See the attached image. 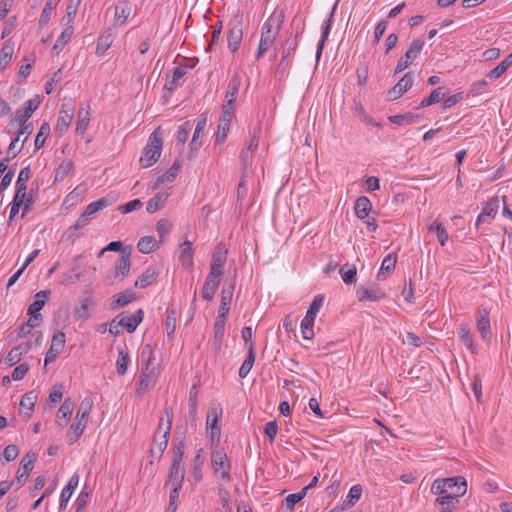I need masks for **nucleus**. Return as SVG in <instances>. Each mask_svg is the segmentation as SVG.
I'll use <instances>...</instances> for the list:
<instances>
[{
  "mask_svg": "<svg viewBox=\"0 0 512 512\" xmlns=\"http://www.w3.org/2000/svg\"><path fill=\"white\" fill-rule=\"evenodd\" d=\"M226 321L227 318H219V316H217L216 321L214 323L213 346L216 351L221 348V344L225 333Z\"/></svg>",
  "mask_w": 512,
  "mask_h": 512,
  "instance_id": "c85d7f7f",
  "label": "nucleus"
},
{
  "mask_svg": "<svg viewBox=\"0 0 512 512\" xmlns=\"http://www.w3.org/2000/svg\"><path fill=\"white\" fill-rule=\"evenodd\" d=\"M466 491L467 482L462 476L436 479L431 485V493L439 496L434 502L436 506H456Z\"/></svg>",
  "mask_w": 512,
  "mask_h": 512,
  "instance_id": "f257e3e1",
  "label": "nucleus"
},
{
  "mask_svg": "<svg viewBox=\"0 0 512 512\" xmlns=\"http://www.w3.org/2000/svg\"><path fill=\"white\" fill-rule=\"evenodd\" d=\"M337 5H338V1L335 2V4L333 5V8H332V11L328 17V19L325 21V24L323 26V29H322V35H321V38L318 42V45H317V50H316V59L319 60L320 57H321V54H322V51H323V48H324V44L329 36V33L331 31V28H332V23H333V18H334V13H335V10L337 8Z\"/></svg>",
  "mask_w": 512,
  "mask_h": 512,
  "instance_id": "412c9836",
  "label": "nucleus"
},
{
  "mask_svg": "<svg viewBox=\"0 0 512 512\" xmlns=\"http://www.w3.org/2000/svg\"><path fill=\"white\" fill-rule=\"evenodd\" d=\"M92 406H93L92 399L90 397L84 398L79 405L75 420H79V421L81 420V421H84L87 423L89 414L92 410Z\"/></svg>",
  "mask_w": 512,
  "mask_h": 512,
  "instance_id": "a19ab883",
  "label": "nucleus"
},
{
  "mask_svg": "<svg viewBox=\"0 0 512 512\" xmlns=\"http://www.w3.org/2000/svg\"><path fill=\"white\" fill-rule=\"evenodd\" d=\"M74 410V403L70 398L65 399V401L60 406L57 412L58 425L62 428L66 427Z\"/></svg>",
  "mask_w": 512,
  "mask_h": 512,
  "instance_id": "4be33fe9",
  "label": "nucleus"
},
{
  "mask_svg": "<svg viewBox=\"0 0 512 512\" xmlns=\"http://www.w3.org/2000/svg\"><path fill=\"white\" fill-rule=\"evenodd\" d=\"M135 299V294L132 292H122L114 296V301L111 304V309L126 306Z\"/></svg>",
  "mask_w": 512,
  "mask_h": 512,
  "instance_id": "864d4df0",
  "label": "nucleus"
},
{
  "mask_svg": "<svg viewBox=\"0 0 512 512\" xmlns=\"http://www.w3.org/2000/svg\"><path fill=\"white\" fill-rule=\"evenodd\" d=\"M90 123V111L87 108L81 106L78 111V118L76 121V132L84 133Z\"/></svg>",
  "mask_w": 512,
  "mask_h": 512,
  "instance_id": "58836bf2",
  "label": "nucleus"
},
{
  "mask_svg": "<svg viewBox=\"0 0 512 512\" xmlns=\"http://www.w3.org/2000/svg\"><path fill=\"white\" fill-rule=\"evenodd\" d=\"M166 199H167L166 195H164L162 193H157L154 197H152L147 202V207H146L147 212L152 214V213H155L156 211L160 210L161 208H163V206L166 202Z\"/></svg>",
  "mask_w": 512,
  "mask_h": 512,
  "instance_id": "603ef678",
  "label": "nucleus"
},
{
  "mask_svg": "<svg viewBox=\"0 0 512 512\" xmlns=\"http://www.w3.org/2000/svg\"><path fill=\"white\" fill-rule=\"evenodd\" d=\"M255 358H256V355H255V343L254 342H250L249 344V347H248V353H247V357L246 359L244 360V362L242 363L240 369H239V377L240 378H245L247 377V375L249 374V372L251 371L252 367H253V364L255 362Z\"/></svg>",
  "mask_w": 512,
  "mask_h": 512,
  "instance_id": "bb28decb",
  "label": "nucleus"
},
{
  "mask_svg": "<svg viewBox=\"0 0 512 512\" xmlns=\"http://www.w3.org/2000/svg\"><path fill=\"white\" fill-rule=\"evenodd\" d=\"M182 163L179 159H176L172 166L169 168V170L162 174L161 176L157 177L153 189H157L160 185L166 183V182H173L175 178L177 177L180 169H181Z\"/></svg>",
  "mask_w": 512,
  "mask_h": 512,
  "instance_id": "b1692460",
  "label": "nucleus"
},
{
  "mask_svg": "<svg viewBox=\"0 0 512 512\" xmlns=\"http://www.w3.org/2000/svg\"><path fill=\"white\" fill-rule=\"evenodd\" d=\"M276 36L261 33L256 59L261 58L274 44Z\"/></svg>",
  "mask_w": 512,
  "mask_h": 512,
  "instance_id": "8fccbe9b",
  "label": "nucleus"
},
{
  "mask_svg": "<svg viewBox=\"0 0 512 512\" xmlns=\"http://www.w3.org/2000/svg\"><path fill=\"white\" fill-rule=\"evenodd\" d=\"M511 65H512V52L503 61H501L495 68H493L489 72V77L491 79H498L506 72V70Z\"/></svg>",
  "mask_w": 512,
  "mask_h": 512,
  "instance_id": "de8ad7c7",
  "label": "nucleus"
},
{
  "mask_svg": "<svg viewBox=\"0 0 512 512\" xmlns=\"http://www.w3.org/2000/svg\"><path fill=\"white\" fill-rule=\"evenodd\" d=\"M179 261L184 269H190L193 266L192 242L185 240L180 245Z\"/></svg>",
  "mask_w": 512,
  "mask_h": 512,
  "instance_id": "a878e982",
  "label": "nucleus"
},
{
  "mask_svg": "<svg viewBox=\"0 0 512 512\" xmlns=\"http://www.w3.org/2000/svg\"><path fill=\"white\" fill-rule=\"evenodd\" d=\"M221 276V274L210 270L201 291V296L204 300L211 301L213 299L220 285Z\"/></svg>",
  "mask_w": 512,
  "mask_h": 512,
  "instance_id": "1a4fd4ad",
  "label": "nucleus"
},
{
  "mask_svg": "<svg viewBox=\"0 0 512 512\" xmlns=\"http://www.w3.org/2000/svg\"><path fill=\"white\" fill-rule=\"evenodd\" d=\"M429 231L430 232H435L436 236H437V239L440 243L441 246H444L448 240V232L446 230V228L443 226L442 223H439V222H433L430 226H429Z\"/></svg>",
  "mask_w": 512,
  "mask_h": 512,
  "instance_id": "6e6d98bb",
  "label": "nucleus"
},
{
  "mask_svg": "<svg viewBox=\"0 0 512 512\" xmlns=\"http://www.w3.org/2000/svg\"><path fill=\"white\" fill-rule=\"evenodd\" d=\"M112 43L113 34L111 29H109L99 36L97 40L96 54L98 56L103 55L111 47Z\"/></svg>",
  "mask_w": 512,
  "mask_h": 512,
  "instance_id": "c9c22d12",
  "label": "nucleus"
},
{
  "mask_svg": "<svg viewBox=\"0 0 512 512\" xmlns=\"http://www.w3.org/2000/svg\"><path fill=\"white\" fill-rule=\"evenodd\" d=\"M476 322L477 329L481 334L483 340H490L491 338V326H490V318L489 311L484 307H479L476 311Z\"/></svg>",
  "mask_w": 512,
  "mask_h": 512,
  "instance_id": "6e6552de",
  "label": "nucleus"
},
{
  "mask_svg": "<svg viewBox=\"0 0 512 512\" xmlns=\"http://www.w3.org/2000/svg\"><path fill=\"white\" fill-rule=\"evenodd\" d=\"M185 470L182 466H171L169 468L168 481L172 487L182 488Z\"/></svg>",
  "mask_w": 512,
  "mask_h": 512,
  "instance_id": "c756f323",
  "label": "nucleus"
},
{
  "mask_svg": "<svg viewBox=\"0 0 512 512\" xmlns=\"http://www.w3.org/2000/svg\"><path fill=\"white\" fill-rule=\"evenodd\" d=\"M49 295H50L49 290H41L36 293L35 300L33 301V303H31L29 305L28 311H27V314L31 318H34V320H38V321L42 320V315H41L40 311L42 310L45 303L47 302Z\"/></svg>",
  "mask_w": 512,
  "mask_h": 512,
  "instance_id": "9b49d317",
  "label": "nucleus"
},
{
  "mask_svg": "<svg viewBox=\"0 0 512 512\" xmlns=\"http://www.w3.org/2000/svg\"><path fill=\"white\" fill-rule=\"evenodd\" d=\"M324 303V296L319 294V295H316L310 305V307L308 308L307 312H306V315L305 316H308L309 318H312L315 320L320 308L322 307Z\"/></svg>",
  "mask_w": 512,
  "mask_h": 512,
  "instance_id": "e2e57ef3",
  "label": "nucleus"
},
{
  "mask_svg": "<svg viewBox=\"0 0 512 512\" xmlns=\"http://www.w3.org/2000/svg\"><path fill=\"white\" fill-rule=\"evenodd\" d=\"M50 132L51 129L49 123L46 121L43 122L34 141L35 151L41 149L44 146L47 137L50 135Z\"/></svg>",
  "mask_w": 512,
  "mask_h": 512,
  "instance_id": "49530a36",
  "label": "nucleus"
},
{
  "mask_svg": "<svg viewBox=\"0 0 512 512\" xmlns=\"http://www.w3.org/2000/svg\"><path fill=\"white\" fill-rule=\"evenodd\" d=\"M260 132V128L254 129L253 135L250 138L249 142L246 144V146L242 149L240 153V158L243 163V165L248 166L251 163L252 157L254 152L257 150L259 145V140L257 133Z\"/></svg>",
  "mask_w": 512,
  "mask_h": 512,
  "instance_id": "f3484780",
  "label": "nucleus"
},
{
  "mask_svg": "<svg viewBox=\"0 0 512 512\" xmlns=\"http://www.w3.org/2000/svg\"><path fill=\"white\" fill-rule=\"evenodd\" d=\"M306 496V489H302L298 493L289 494L285 498V507L287 510L292 511L297 503H299Z\"/></svg>",
  "mask_w": 512,
  "mask_h": 512,
  "instance_id": "69168bd1",
  "label": "nucleus"
},
{
  "mask_svg": "<svg viewBox=\"0 0 512 512\" xmlns=\"http://www.w3.org/2000/svg\"><path fill=\"white\" fill-rule=\"evenodd\" d=\"M32 344L30 342L22 343L14 348L7 355V363L9 366L17 364L23 355L27 354L31 350Z\"/></svg>",
  "mask_w": 512,
  "mask_h": 512,
  "instance_id": "393cba45",
  "label": "nucleus"
},
{
  "mask_svg": "<svg viewBox=\"0 0 512 512\" xmlns=\"http://www.w3.org/2000/svg\"><path fill=\"white\" fill-rule=\"evenodd\" d=\"M414 76L412 72H407L403 77L388 91V100H396L407 92L413 85Z\"/></svg>",
  "mask_w": 512,
  "mask_h": 512,
  "instance_id": "39448f33",
  "label": "nucleus"
},
{
  "mask_svg": "<svg viewBox=\"0 0 512 512\" xmlns=\"http://www.w3.org/2000/svg\"><path fill=\"white\" fill-rule=\"evenodd\" d=\"M232 118L233 117L220 115L219 124L215 133V146L222 145L225 142L229 133Z\"/></svg>",
  "mask_w": 512,
  "mask_h": 512,
  "instance_id": "5701e85b",
  "label": "nucleus"
},
{
  "mask_svg": "<svg viewBox=\"0 0 512 512\" xmlns=\"http://www.w3.org/2000/svg\"><path fill=\"white\" fill-rule=\"evenodd\" d=\"M424 40L421 38L414 39L406 53L404 54L405 59H408L410 63L412 64L415 59L419 56L421 53L423 47H424Z\"/></svg>",
  "mask_w": 512,
  "mask_h": 512,
  "instance_id": "4c0bfd02",
  "label": "nucleus"
},
{
  "mask_svg": "<svg viewBox=\"0 0 512 512\" xmlns=\"http://www.w3.org/2000/svg\"><path fill=\"white\" fill-rule=\"evenodd\" d=\"M74 117V106L70 103H63L61 105V109L59 111V116L57 119V124L55 126V131L62 135L68 127L70 126L72 119Z\"/></svg>",
  "mask_w": 512,
  "mask_h": 512,
  "instance_id": "423d86ee",
  "label": "nucleus"
},
{
  "mask_svg": "<svg viewBox=\"0 0 512 512\" xmlns=\"http://www.w3.org/2000/svg\"><path fill=\"white\" fill-rule=\"evenodd\" d=\"M396 262V256H394L393 254L387 255L382 261L380 271L378 272L377 275V279L383 280L386 278L385 273H391L392 271H394Z\"/></svg>",
  "mask_w": 512,
  "mask_h": 512,
  "instance_id": "ea45409f",
  "label": "nucleus"
},
{
  "mask_svg": "<svg viewBox=\"0 0 512 512\" xmlns=\"http://www.w3.org/2000/svg\"><path fill=\"white\" fill-rule=\"evenodd\" d=\"M72 34L73 28L67 27L56 40L53 46V51H61L64 48V46L70 41Z\"/></svg>",
  "mask_w": 512,
  "mask_h": 512,
  "instance_id": "052dcab7",
  "label": "nucleus"
},
{
  "mask_svg": "<svg viewBox=\"0 0 512 512\" xmlns=\"http://www.w3.org/2000/svg\"><path fill=\"white\" fill-rule=\"evenodd\" d=\"M354 209L356 216L363 220L368 217L372 209V203L366 196H361L356 200Z\"/></svg>",
  "mask_w": 512,
  "mask_h": 512,
  "instance_id": "2f4dec72",
  "label": "nucleus"
},
{
  "mask_svg": "<svg viewBox=\"0 0 512 512\" xmlns=\"http://www.w3.org/2000/svg\"><path fill=\"white\" fill-rule=\"evenodd\" d=\"M130 364V357L128 352L123 349H118V359L116 361V371L118 375H125Z\"/></svg>",
  "mask_w": 512,
  "mask_h": 512,
  "instance_id": "79ce46f5",
  "label": "nucleus"
},
{
  "mask_svg": "<svg viewBox=\"0 0 512 512\" xmlns=\"http://www.w3.org/2000/svg\"><path fill=\"white\" fill-rule=\"evenodd\" d=\"M228 250L223 243H218L212 254L210 270L218 274H223V266L227 260Z\"/></svg>",
  "mask_w": 512,
  "mask_h": 512,
  "instance_id": "ddd939ff",
  "label": "nucleus"
},
{
  "mask_svg": "<svg viewBox=\"0 0 512 512\" xmlns=\"http://www.w3.org/2000/svg\"><path fill=\"white\" fill-rule=\"evenodd\" d=\"M162 146V133L160 132V128H157L150 134L148 143L143 149V154L140 157L142 167H151L158 161L161 155Z\"/></svg>",
  "mask_w": 512,
  "mask_h": 512,
  "instance_id": "f03ea898",
  "label": "nucleus"
},
{
  "mask_svg": "<svg viewBox=\"0 0 512 512\" xmlns=\"http://www.w3.org/2000/svg\"><path fill=\"white\" fill-rule=\"evenodd\" d=\"M283 18L282 12L272 13L262 27V34L276 36L283 23Z\"/></svg>",
  "mask_w": 512,
  "mask_h": 512,
  "instance_id": "6ab92c4d",
  "label": "nucleus"
},
{
  "mask_svg": "<svg viewBox=\"0 0 512 512\" xmlns=\"http://www.w3.org/2000/svg\"><path fill=\"white\" fill-rule=\"evenodd\" d=\"M39 105L40 98L38 95H35L33 98L27 100L21 109L16 111L14 121L18 123L27 122Z\"/></svg>",
  "mask_w": 512,
  "mask_h": 512,
  "instance_id": "f8f14e48",
  "label": "nucleus"
},
{
  "mask_svg": "<svg viewBox=\"0 0 512 512\" xmlns=\"http://www.w3.org/2000/svg\"><path fill=\"white\" fill-rule=\"evenodd\" d=\"M131 267L130 254L123 253L115 264V278L124 279Z\"/></svg>",
  "mask_w": 512,
  "mask_h": 512,
  "instance_id": "cd10ccee",
  "label": "nucleus"
},
{
  "mask_svg": "<svg viewBox=\"0 0 512 512\" xmlns=\"http://www.w3.org/2000/svg\"><path fill=\"white\" fill-rule=\"evenodd\" d=\"M158 272L154 268L146 269L135 281L136 288H146L151 285L157 278Z\"/></svg>",
  "mask_w": 512,
  "mask_h": 512,
  "instance_id": "473e14b6",
  "label": "nucleus"
},
{
  "mask_svg": "<svg viewBox=\"0 0 512 512\" xmlns=\"http://www.w3.org/2000/svg\"><path fill=\"white\" fill-rule=\"evenodd\" d=\"M241 85V77L239 74H234L232 78L230 79L225 98L226 99H233V101L237 100L239 88Z\"/></svg>",
  "mask_w": 512,
  "mask_h": 512,
  "instance_id": "a18cd8bd",
  "label": "nucleus"
},
{
  "mask_svg": "<svg viewBox=\"0 0 512 512\" xmlns=\"http://www.w3.org/2000/svg\"><path fill=\"white\" fill-rule=\"evenodd\" d=\"M165 327L168 337L172 336L176 328V311L174 309L168 308L166 310Z\"/></svg>",
  "mask_w": 512,
  "mask_h": 512,
  "instance_id": "0e129e2a",
  "label": "nucleus"
},
{
  "mask_svg": "<svg viewBox=\"0 0 512 512\" xmlns=\"http://www.w3.org/2000/svg\"><path fill=\"white\" fill-rule=\"evenodd\" d=\"M165 416L167 418L166 426L164 429V433L161 436H158L156 433L153 439L152 447L150 449V453L153 457L160 458L167 448L169 435L171 431L172 426V419H173V410L172 408H166Z\"/></svg>",
  "mask_w": 512,
  "mask_h": 512,
  "instance_id": "7ed1b4c3",
  "label": "nucleus"
},
{
  "mask_svg": "<svg viewBox=\"0 0 512 512\" xmlns=\"http://www.w3.org/2000/svg\"><path fill=\"white\" fill-rule=\"evenodd\" d=\"M20 139L18 137H15L10 142L8 149H7V156L3 158L1 161L4 162V164H9V162L14 159L23 149L24 143L18 145Z\"/></svg>",
  "mask_w": 512,
  "mask_h": 512,
  "instance_id": "3c124183",
  "label": "nucleus"
},
{
  "mask_svg": "<svg viewBox=\"0 0 512 512\" xmlns=\"http://www.w3.org/2000/svg\"><path fill=\"white\" fill-rule=\"evenodd\" d=\"M297 47H298V41H297L296 37H289L285 41L281 64H285L287 66L290 65V58L294 55Z\"/></svg>",
  "mask_w": 512,
  "mask_h": 512,
  "instance_id": "e433bc0d",
  "label": "nucleus"
},
{
  "mask_svg": "<svg viewBox=\"0 0 512 512\" xmlns=\"http://www.w3.org/2000/svg\"><path fill=\"white\" fill-rule=\"evenodd\" d=\"M91 300L89 297H83L79 300L78 304L75 305L73 314L76 320L85 321L89 318V307Z\"/></svg>",
  "mask_w": 512,
  "mask_h": 512,
  "instance_id": "7c9ffc66",
  "label": "nucleus"
},
{
  "mask_svg": "<svg viewBox=\"0 0 512 512\" xmlns=\"http://www.w3.org/2000/svg\"><path fill=\"white\" fill-rule=\"evenodd\" d=\"M191 129L192 125L190 121H186L181 126H179L176 134V139L179 144L184 145L186 143Z\"/></svg>",
  "mask_w": 512,
  "mask_h": 512,
  "instance_id": "338daca9",
  "label": "nucleus"
},
{
  "mask_svg": "<svg viewBox=\"0 0 512 512\" xmlns=\"http://www.w3.org/2000/svg\"><path fill=\"white\" fill-rule=\"evenodd\" d=\"M149 363L150 360L147 361L145 368L142 367L141 375L136 388V392L141 396L144 395V393L150 389L156 381V373L154 371L155 369L152 368L150 371H148Z\"/></svg>",
  "mask_w": 512,
  "mask_h": 512,
  "instance_id": "9d476101",
  "label": "nucleus"
},
{
  "mask_svg": "<svg viewBox=\"0 0 512 512\" xmlns=\"http://www.w3.org/2000/svg\"><path fill=\"white\" fill-rule=\"evenodd\" d=\"M65 333L62 331H58L55 333L52 337L51 345L50 347L55 350L56 352H62L65 346Z\"/></svg>",
  "mask_w": 512,
  "mask_h": 512,
  "instance_id": "774afa93",
  "label": "nucleus"
},
{
  "mask_svg": "<svg viewBox=\"0 0 512 512\" xmlns=\"http://www.w3.org/2000/svg\"><path fill=\"white\" fill-rule=\"evenodd\" d=\"M138 250L143 254H149L159 248L157 240L153 236H143L137 243Z\"/></svg>",
  "mask_w": 512,
  "mask_h": 512,
  "instance_id": "f704fd0d",
  "label": "nucleus"
},
{
  "mask_svg": "<svg viewBox=\"0 0 512 512\" xmlns=\"http://www.w3.org/2000/svg\"><path fill=\"white\" fill-rule=\"evenodd\" d=\"M24 63L20 66L19 73H18V82H23L28 75L30 74L32 65L35 62V55L31 54L29 56H25L23 59Z\"/></svg>",
  "mask_w": 512,
  "mask_h": 512,
  "instance_id": "5fc2aeb1",
  "label": "nucleus"
},
{
  "mask_svg": "<svg viewBox=\"0 0 512 512\" xmlns=\"http://www.w3.org/2000/svg\"><path fill=\"white\" fill-rule=\"evenodd\" d=\"M339 274L345 284H352L356 282L357 270L355 265H343L339 269Z\"/></svg>",
  "mask_w": 512,
  "mask_h": 512,
  "instance_id": "09e8293b",
  "label": "nucleus"
},
{
  "mask_svg": "<svg viewBox=\"0 0 512 512\" xmlns=\"http://www.w3.org/2000/svg\"><path fill=\"white\" fill-rule=\"evenodd\" d=\"M243 38V28L239 22L230 24L227 34L228 49L234 53L239 49Z\"/></svg>",
  "mask_w": 512,
  "mask_h": 512,
  "instance_id": "4468645a",
  "label": "nucleus"
},
{
  "mask_svg": "<svg viewBox=\"0 0 512 512\" xmlns=\"http://www.w3.org/2000/svg\"><path fill=\"white\" fill-rule=\"evenodd\" d=\"M458 335L463 342V344L471 351L472 354L477 352V349L473 343V337L470 332V327L468 324H461L458 328Z\"/></svg>",
  "mask_w": 512,
  "mask_h": 512,
  "instance_id": "72a5a7b5",
  "label": "nucleus"
},
{
  "mask_svg": "<svg viewBox=\"0 0 512 512\" xmlns=\"http://www.w3.org/2000/svg\"><path fill=\"white\" fill-rule=\"evenodd\" d=\"M14 48L13 45L9 42L3 44L0 50V66L3 68L11 61L13 56Z\"/></svg>",
  "mask_w": 512,
  "mask_h": 512,
  "instance_id": "680f3d73",
  "label": "nucleus"
},
{
  "mask_svg": "<svg viewBox=\"0 0 512 512\" xmlns=\"http://www.w3.org/2000/svg\"><path fill=\"white\" fill-rule=\"evenodd\" d=\"M499 208V200L497 197L491 198L483 207L482 212L478 215L476 219V226H479L482 223L489 222L493 219Z\"/></svg>",
  "mask_w": 512,
  "mask_h": 512,
  "instance_id": "dca6fc26",
  "label": "nucleus"
},
{
  "mask_svg": "<svg viewBox=\"0 0 512 512\" xmlns=\"http://www.w3.org/2000/svg\"><path fill=\"white\" fill-rule=\"evenodd\" d=\"M235 284L231 283L228 286L223 287L221 291V301L220 306L218 309V315L219 318H227L229 311H230V305L234 293Z\"/></svg>",
  "mask_w": 512,
  "mask_h": 512,
  "instance_id": "2eb2a0df",
  "label": "nucleus"
},
{
  "mask_svg": "<svg viewBox=\"0 0 512 512\" xmlns=\"http://www.w3.org/2000/svg\"><path fill=\"white\" fill-rule=\"evenodd\" d=\"M222 413L221 408H211L208 413L207 427L210 428V438L212 441L219 440L221 434V428L218 425L219 417Z\"/></svg>",
  "mask_w": 512,
  "mask_h": 512,
  "instance_id": "a211bd4d",
  "label": "nucleus"
},
{
  "mask_svg": "<svg viewBox=\"0 0 512 512\" xmlns=\"http://www.w3.org/2000/svg\"><path fill=\"white\" fill-rule=\"evenodd\" d=\"M211 463L215 474L222 480H230V461L227 454L220 449H215L211 454Z\"/></svg>",
  "mask_w": 512,
  "mask_h": 512,
  "instance_id": "20e7f679",
  "label": "nucleus"
},
{
  "mask_svg": "<svg viewBox=\"0 0 512 512\" xmlns=\"http://www.w3.org/2000/svg\"><path fill=\"white\" fill-rule=\"evenodd\" d=\"M417 118V115L413 113H406V114H399V115H393L389 116L388 120L397 125H410L414 123L415 119Z\"/></svg>",
  "mask_w": 512,
  "mask_h": 512,
  "instance_id": "bf43d9fd",
  "label": "nucleus"
},
{
  "mask_svg": "<svg viewBox=\"0 0 512 512\" xmlns=\"http://www.w3.org/2000/svg\"><path fill=\"white\" fill-rule=\"evenodd\" d=\"M35 461H36V456L34 453L26 454L22 458V460L20 462V468L17 472V481L19 483L26 481V479L29 477L30 472L34 468Z\"/></svg>",
  "mask_w": 512,
  "mask_h": 512,
  "instance_id": "aec40b11",
  "label": "nucleus"
},
{
  "mask_svg": "<svg viewBox=\"0 0 512 512\" xmlns=\"http://www.w3.org/2000/svg\"><path fill=\"white\" fill-rule=\"evenodd\" d=\"M315 320L305 316L301 322V333L305 340H312L314 337V326Z\"/></svg>",
  "mask_w": 512,
  "mask_h": 512,
  "instance_id": "13d9d810",
  "label": "nucleus"
},
{
  "mask_svg": "<svg viewBox=\"0 0 512 512\" xmlns=\"http://www.w3.org/2000/svg\"><path fill=\"white\" fill-rule=\"evenodd\" d=\"M444 97H445L444 87H437L431 92V94L427 98H424L420 102V104L417 108H424V107H428L432 104L438 103Z\"/></svg>",
  "mask_w": 512,
  "mask_h": 512,
  "instance_id": "37998d69",
  "label": "nucleus"
},
{
  "mask_svg": "<svg viewBox=\"0 0 512 512\" xmlns=\"http://www.w3.org/2000/svg\"><path fill=\"white\" fill-rule=\"evenodd\" d=\"M186 73H187V70L185 67H181V66L175 67L172 71L171 80H168L165 84V89L170 92H173L178 86V81L182 77H184L186 75Z\"/></svg>",
  "mask_w": 512,
  "mask_h": 512,
  "instance_id": "c03bdc74",
  "label": "nucleus"
},
{
  "mask_svg": "<svg viewBox=\"0 0 512 512\" xmlns=\"http://www.w3.org/2000/svg\"><path fill=\"white\" fill-rule=\"evenodd\" d=\"M356 295L360 302H377L386 297V293L376 284L368 288L359 286L356 290Z\"/></svg>",
  "mask_w": 512,
  "mask_h": 512,
  "instance_id": "0eeeda50",
  "label": "nucleus"
},
{
  "mask_svg": "<svg viewBox=\"0 0 512 512\" xmlns=\"http://www.w3.org/2000/svg\"><path fill=\"white\" fill-rule=\"evenodd\" d=\"M73 162L71 160L63 161L55 171L54 181H62L73 170Z\"/></svg>",
  "mask_w": 512,
  "mask_h": 512,
  "instance_id": "4d7b16f0",
  "label": "nucleus"
}]
</instances>
